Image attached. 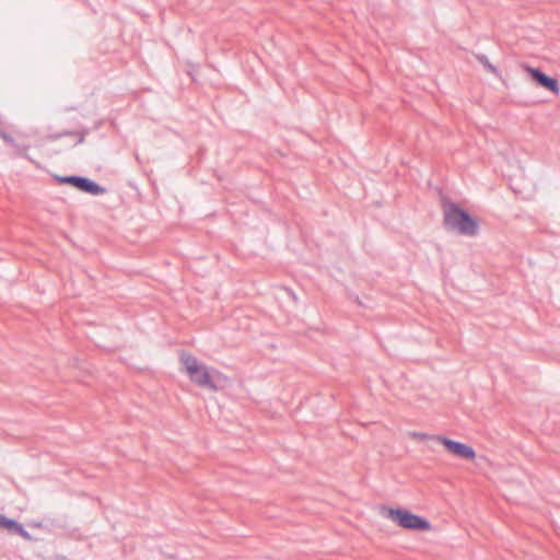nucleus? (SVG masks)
Segmentation results:
<instances>
[{
	"label": "nucleus",
	"mask_w": 560,
	"mask_h": 560,
	"mask_svg": "<svg viewBox=\"0 0 560 560\" xmlns=\"http://www.w3.org/2000/svg\"><path fill=\"white\" fill-rule=\"evenodd\" d=\"M476 59L491 73L498 75L499 71L497 67H494L487 58V56L482 54L476 55Z\"/></svg>",
	"instance_id": "nucleus-9"
},
{
	"label": "nucleus",
	"mask_w": 560,
	"mask_h": 560,
	"mask_svg": "<svg viewBox=\"0 0 560 560\" xmlns=\"http://www.w3.org/2000/svg\"><path fill=\"white\" fill-rule=\"evenodd\" d=\"M382 514L405 529L430 530L432 528L429 521L405 509L383 506Z\"/></svg>",
	"instance_id": "nucleus-3"
},
{
	"label": "nucleus",
	"mask_w": 560,
	"mask_h": 560,
	"mask_svg": "<svg viewBox=\"0 0 560 560\" xmlns=\"http://www.w3.org/2000/svg\"><path fill=\"white\" fill-rule=\"evenodd\" d=\"M434 441L444 445V447L447 450V452H450L451 454H453L457 457L468 459V460H472L476 457V453H475L474 448L467 444L451 440V439L442 436V435H436L434 438Z\"/></svg>",
	"instance_id": "nucleus-5"
},
{
	"label": "nucleus",
	"mask_w": 560,
	"mask_h": 560,
	"mask_svg": "<svg viewBox=\"0 0 560 560\" xmlns=\"http://www.w3.org/2000/svg\"><path fill=\"white\" fill-rule=\"evenodd\" d=\"M526 71L529 73L532 79L537 82L540 86L545 88L546 90L552 92L553 94L558 95L560 92V86L558 81L555 78H551L547 74H545L541 70L537 68L526 67Z\"/></svg>",
	"instance_id": "nucleus-6"
},
{
	"label": "nucleus",
	"mask_w": 560,
	"mask_h": 560,
	"mask_svg": "<svg viewBox=\"0 0 560 560\" xmlns=\"http://www.w3.org/2000/svg\"><path fill=\"white\" fill-rule=\"evenodd\" d=\"M443 224L446 230L460 235L475 236L478 234L479 222L455 202L443 200Z\"/></svg>",
	"instance_id": "nucleus-1"
},
{
	"label": "nucleus",
	"mask_w": 560,
	"mask_h": 560,
	"mask_svg": "<svg viewBox=\"0 0 560 560\" xmlns=\"http://www.w3.org/2000/svg\"><path fill=\"white\" fill-rule=\"evenodd\" d=\"M179 360L183 364V370L188 375L191 383L212 392L219 390L215 380L223 377L220 372L212 375L206 364L199 362L195 355L186 351L180 352Z\"/></svg>",
	"instance_id": "nucleus-2"
},
{
	"label": "nucleus",
	"mask_w": 560,
	"mask_h": 560,
	"mask_svg": "<svg viewBox=\"0 0 560 560\" xmlns=\"http://www.w3.org/2000/svg\"><path fill=\"white\" fill-rule=\"evenodd\" d=\"M0 137H1L5 142H8V143H10V144H12V145H14V147H16V148L19 149V152H20V154H21V155L26 156V153H27V148H26V147H25V148H20V147H18V145L15 144V142H14V140H13V138H12L10 135H8L7 132H4V131H0Z\"/></svg>",
	"instance_id": "nucleus-10"
},
{
	"label": "nucleus",
	"mask_w": 560,
	"mask_h": 560,
	"mask_svg": "<svg viewBox=\"0 0 560 560\" xmlns=\"http://www.w3.org/2000/svg\"><path fill=\"white\" fill-rule=\"evenodd\" d=\"M13 534H16L19 536H21L23 539L25 540H28L31 541L33 538L32 536L30 535L28 532H26L24 529V527L22 526V524L19 523V525L16 526V528L14 529Z\"/></svg>",
	"instance_id": "nucleus-12"
},
{
	"label": "nucleus",
	"mask_w": 560,
	"mask_h": 560,
	"mask_svg": "<svg viewBox=\"0 0 560 560\" xmlns=\"http://www.w3.org/2000/svg\"><path fill=\"white\" fill-rule=\"evenodd\" d=\"M61 136L75 137V144H80L84 141L85 132L84 131H67V132L58 133V135H50V136H48V139L56 140L57 138H59Z\"/></svg>",
	"instance_id": "nucleus-7"
},
{
	"label": "nucleus",
	"mask_w": 560,
	"mask_h": 560,
	"mask_svg": "<svg viewBox=\"0 0 560 560\" xmlns=\"http://www.w3.org/2000/svg\"><path fill=\"white\" fill-rule=\"evenodd\" d=\"M55 179L58 184L71 185L74 188H77L83 192L90 194V195L97 196V195H102L106 191V189L104 187L100 186L95 182L89 179L88 177H83V176H59V175H56Z\"/></svg>",
	"instance_id": "nucleus-4"
},
{
	"label": "nucleus",
	"mask_w": 560,
	"mask_h": 560,
	"mask_svg": "<svg viewBox=\"0 0 560 560\" xmlns=\"http://www.w3.org/2000/svg\"><path fill=\"white\" fill-rule=\"evenodd\" d=\"M408 435L412 439V440H418V441H429V440H433L434 441V438L436 435H430V434H427V433H423V432H417V431H411L408 433Z\"/></svg>",
	"instance_id": "nucleus-11"
},
{
	"label": "nucleus",
	"mask_w": 560,
	"mask_h": 560,
	"mask_svg": "<svg viewBox=\"0 0 560 560\" xmlns=\"http://www.w3.org/2000/svg\"><path fill=\"white\" fill-rule=\"evenodd\" d=\"M19 523L14 520L8 518L7 516L0 514V528H5L8 532L12 533L16 528Z\"/></svg>",
	"instance_id": "nucleus-8"
}]
</instances>
